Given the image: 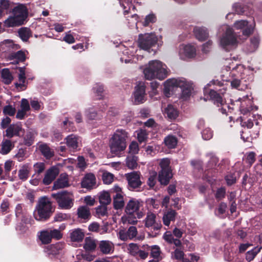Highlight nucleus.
<instances>
[{"label": "nucleus", "mask_w": 262, "mask_h": 262, "mask_svg": "<svg viewBox=\"0 0 262 262\" xmlns=\"http://www.w3.org/2000/svg\"><path fill=\"white\" fill-rule=\"evenodd\" d=\"M9 58L10 60H14L13 63L18 64L19 62H23L26 59V55L25 51L19 50L15 52L11 53L10 54Z\"/></svg>", "instance_id": "4be33fe9"}, {"label": "nucleus", "mask_w": 262, "mask_h": 262, "mask_svg": "<svg viewBox=\"0 0 262 262\" xmlns=\"http://www.w3.org/2000/svg\"><path fill=\"white\" fill-rule=\"evenodd\" d=\"M139 249V246L136 244L131 243L128 245V250L129 253L134 256H138Z\"/></svg>", "instance_id": "8fccbe9b"}, {"label": "nucleus", "mask_w": 262, "mask_h": 262, "mask_svg": "<svg viewBox=\"0 0 262 262\" xmlns=\"http://www.w3.org/2000/svg\"><path fill=\"white\" fill-rule=\"evenodd\" d=\"M18 69L19 72L18 80L19 82L21 83H18L16 82L15 83V86L17 89L20 88L21 90H25L27 88V86L25 84L26 79L25 76V67H19Z\"/></svg>", "instance_id": "b1692460"}, {"label": "nucleus", "mask_w": 262, "mask_h": 262, "mask_svg": "<svg viewBox=\"0 0 262 262\" xmlns=\"http://www.w3.org/2000/svg\"><path fill=\"white\" fill-rule=\"evenodd\" d=\"M156 21V16L153 14H150L146 16L144 21L143 22V25L144 26L146 27L148 26L149 25V24L154 23Z\"/></svg>", "instance_id": "6e6d98bb"}, {"label": "nucleus", "mask_w": 262, "mask_h": 262, "mask_svg": "<svg viewBox=\"0 0 262 262\" xmlns=\"http://www.w3.org/2000/svg\"><path fill=\"white\" fill-rule=\"evenodd\" d=\"M114 208L116 209H121L124 206L123 196L121 193L116 194L113 197Z\"/></svg>", "instance_id": "c85d7f7f"}, {"label": "nucleus", "mask_w": 262, "mask_h": 262, "mask_svg": "<svg viewBox=\"0 0 262 262\" xmlns=\"http://www.w3.org/2000/svg\"><path fill=\"white\" fill-rule=\"evenodd\" d=\"M166 66L159 60H152L148 63L143 73L145 78L147 80H152L157 78L163 80L168 76V71L166 69Z\"/></svg>", "instance_id": "f257e3e1"}, {"label": "nucleus", "mask_w": 262, "mask_h": 262, "mask_svg": "<svg viewBox=\"0 0 262 262\" xmlns=\"http://www.w3.org/2000/svg\"><path fill=\"white\" fill-rule=\"evenodd\" d=\"M261 249L262 247H256L253 249L252 250L248 251L246 254V260L249 261L252 260L257 255V254L260 252Z\"/></svg>", "instance_id": "a19ab883"}, {"label": "nucleus", "mask_w": 262, "mask_h": 262, "mask_svg": "<svg viewBox=\"0 0 262 262\" xmlns=\"http://www.w3.org/2000/svg\"><path fill=\"white\" fill-rule=\"evenodd\" d=\"M34 137L32 133L29 132L24 138V143L25 145L30 146L34 143Z\"/></svg>", "instance_id": "de8ad7c7"}, {"label": "nucleus", "mask_w": 262, "mask_h": 262, "mask_svg": "<svg viewBox=\"0 0 262 262\" xmlns=\"http://www.w3.org/2000/svg\"><path fill=\"white\" fill-rule=\"evenodd\" d=\"M138 233L137 228L135 226H130L128 230H120L118 233L119 238L123 241H126L128 239H132L135 238Z\"/></svg>", "instance_id": "f8f14e48"}, {"label": "nucleus", "mask_w": 262, "mask_h": 262, "mask_svg": "<svg viewBox=\"0 0 262 262\" xmlns=\"http://www.w3.org/2000/svg\"><path fill=\"white\" fill-rule=\"evenodd\" d=\"M164 143L169 148H174L178 143L177 138L172 135H168L164 139Z\"/></svg>", "instance_id": "f704fd0d"}, {"label": "nucleus", "mask_w": 262, "mask_h": 262, "mask_svg": "<svg viewBox=\"0 0 262 262\" xmlns=\"http://www.w3.org/2000/svg\"><path fill=\"white\" fill-rule=\"evenodd\" d=\"M157 178V173L156 172H152L150 173V175L148 179V184L150 187H153L156 184Z\"/></svg>", "instance_id": "0e129e2a"}, {"label": "nucleus", "mask_w": 262, "mask_h": 262, "mask_svg": "<svg viewBox=\"0 0 262 262\" xmlns=\"http://www.w3.org/2000/svg\"><path fill=\"white\" fill-rule=\"evenodd\" d=\"M94 91L97 96L99 97V99L102 98L104 91L103 86L102 85L97 84L94 87Z\"/></svg>", "instance_id": "5fc2aeb1"}, {"label": "nucleus", "mask_w": 262, "mask_h": 262, "mask_svg": "<svg viewBox=\"0 0 262 262\" xmlns=\"http://www.w3.org/2000/svg\"><path fill=\"white\" fill-rule=\"evenodd\" d=\"M26 149L21 148L18 149L17 153L15 155V158L18 161L21 162L26 158Z\"/></svg>", "instance_id": "864d4df0"}, {"label": "nucleus", "mask_w": 262, "mask_h": 262, "mask_svg": "<svg viewBox=\"0 0 262 262\" xmlns=\"http://www.w3.org/2000/svg\"><path fill=\"white\" fill-rule=\"evenodd\" d=\"M63 126L65 127V129L67 131L71 132L74 131L75 129V127L73 125V123L69 121L68 119L64 120L63 122Z\"/></svg>", "instance_id": "338daca9"}, {"label": "nucleus", "mask_w": 262, "mask_h": 262, "mask_svg": "<svg viewBox=\"0 0 262 262\" xmlns=\"http://www.w3.org/2000/svg\"><path fill=\"white\" fill-rule=\"evenodd\" d=\"M137 157L135 156H128L126 159V166L130 169H135L138 166Z\"/></svg>", "instance_id": "ea45409f"}, {"label": "nucleus", "mask_w": 262, "mask_h": 262, "mask_svg": "<svg viewBox=\"0 0 262 262\" xmlns=\"http://www.w3.org/2000/svg\"><path fill=\"white\" fill-rule=\"evenodd\" d=\"M137 137L140 142L144 141L147 138V134L145 130L141 129L137 131Z\"/></svg>", "instance_id": "13d9d810"}, {"label": "nucleus", "mask_w": 262, "mask_h": 262, "mask_svg": "<svg viewBox=\"0 0 262 262\" xmlns=\"http://www.w3.org/2000/svg\"><path fill=\"white\" fill-rule=\"evenodd\" d=\"M96 180L95 175L92 173H86L83 178V188L91 190L95 188Z\"/></svg>", "instance_id": "a211bd4d"}, {"label": "nucleus", "mask_w": 262, "mask_h": 262, "mask_svg": "<svg viewBox=\"0 0 262 262\" xmlns=\"http://www.w3.org/2000/svg\"><path fill=\"white\" fill-rule=\"evenodd\" d=\"M1 77L3 78V82L6 84H9L13 79V77L10 73V70L5 68L2 70Z\"/></svg>", "instance_id": "7c9ffc66"}, {"label": "nucleus", "mask_w": 262, "mask_h": 262, "mask_svg": "<svg viewBox=\"0 0 262 262\" xmlns=\"http://www.w3.org/2000/svg\"><path fill=\"white\" fill-rule=\"evenodd\" d=\"M193 32L195 37L200 41H204L208 37V33L204 28L195 27Z\"/></svg>", "instance_id": "a878e982"}, {"label": "nucleus", "mask_w": 262, "mask_h": 262, "mask_svg": "<svg viewBox=\"0 0 262 262\" xmlns=\"http://www.w3.org/2000/svg\"><path fill=\"white\" fill-rule=\"evenodd\" d=\"M3 112L5 115L13 116L16 113V109L11 105H7L4 107Z\"/></svg>", "instance_id": "09e8293b"}, {"label": "nucleus", "mask_w": 262, "mask_h": 262, "mask_svg": "<svg viewBox=\"0 0 262 262\" xmlns=\"http://www.w3.org/2000/svg\"><path fill=\"white\" fill-rule=\"evenodd\" d=\"M30 172V168L28 165H24L18 171V177L23 181H26Z\"/></svg>", "instance_id": "2f4dec72"}, {"label": "nucleus", "mask_w": 262, "mask_h": 262, "mask_svg": "<svg viewBox=\"0 0 262 262\" xmlns=\"http://www.w3.org/2000/svg\"><path fill=\"white\" fill-rule=\"evenodd\" d=\"M39 239L43 244H48L51 243L52 238L49 229L40 232Z\"/></svg>", "instance_id": "e433bc0d"}, {"label": "nucleus", "mask_w": 262, "mask_h": 262, "mask_svg": "<svg viewBox=\"0 0 262 262\" xmlns=\"http://www.w3.org/2000/svg\"><path fill=\"white\" fill-rule=\"evenodd\" d=\"M12 14L13 16L9 17L5 21V25L7 27L24 25L28 16V9L25 5L19 4L13 9Z\"/></svg>", "instance_id": "7ed1b4c3"}, {"label": "nucleus", "mask_w": 262, "mask_h": 262, "mask_svg": "<svg viewBox=\"0 0 262 262\" xmlns=\"http://www.w3.org/2000/svg\"><path fill=\"white\" fill-rule=\"evenodd\" d=\"M59 173V169L57 167L52 166L46 171L42 180V183L45 185H50L55 180Z\"/></svg>", "instance_id": "9b49d317"}, {"label": "nucleus", "mask_w": 262, "mask_h": 262, "mask_svg": "<svg viewBox=\"0 0 262 262\" xmlns=\"http://www.w3.org/2000/svg\"><path fill=\"white\" fill-rule=\"evenodd\" d=\"M54 211L51 202L44 196L39 201L34 212V216L37 221L46 222L50 219Z\"/></svg>", "instance_id": "20e7f679"}, {"label": "nucleus", "mask_w": 262, "mask_h": 262, "mask_svg": "<svg viewBox=\"0 0 262 262\" xmlns=\"http://www.w3.org/2000/svg\"><path fill=\"white\" fill-rule=\"evenodd\" d=\"M136 214H126L122 216L121 221L123 224H128L135 225L138 223V221L135 216Z\"/></svg>", "instance_id": "473e14b6"}, {"label": "nucleus", "mask_w": 262, "mask_h": 262, "mask_svg": "<svg viewBox=\"0 0 262 262\" xmlns=\"http://www.w3.org/2000/svg\"><path fill=\"white\" fill-rule=\"evenodd\" d=\"M96 212L99 217L107 216V207L105 205H100L96 209Z\"/></svg>", "instance_id": "c03bdc74"}, {"label": "nucleus", "mask_w": 262, "mask_h": 262, "mask_svg": "<svg viewBox=\"0 0 262 262\" xmlns=\"http://www.w3.org/2000/svg\"><path fill=\"white\" fill-rule=\"evenodd\" d=\"M141 204L139 202L135 199H131L127 203L125 208L126 214H136L138 218L140 219L143 216V213L140 210Z\"/></svg>", "instance_id": "1a4fd4ad"}, {"label": "nucleus", "mask_w": 262, "mask_h": 262, "mask_svg": "<svg viewBox=\"0 0 262 262\" xmlns=\"http://www.w3.org/2000/svg\"><path fill=\"white\" fill-rule=\"evenodd\" d=\"M226 189L225 188L222 187L218 189L215 194V198L219 200H221L225 196Z\"/></svg>", "instance_id": "69168bd1"}, {"label": "nucleus", "mask_w": 262, "mask_h": 262, "mask_svg": "<svg viewBox=\"0 0 262 262\" xmlns=\"http://www.w3.org/2000/svg\"><path fill=\"white\" fill-rule=\"evenodd\" d=\"M99 203L102 205H107L111 202V198L108 192L103 191L101 193L99 197Z\"/></svg>", "instance_id": "72a5a7b5"}, {"label": "nucleus", "mask_w": 262, "mask_h": 262, "mask_svg": "<svg viewBox=\"0 0 262 262\" xmlns=\"http://www.w3.org/2000/svg\"><path fill=\"white\" fill-rule=\"evenodd\" d=\"M25 129L22 127V124L20 122H17L16 123H13L6 130V134L4 136L8 138H12L13 137H21L24 135Z\"/></svg>", "instance_id": "6e6552de"}, {"label": "nucleus", "mask_w": 262, "mask_h": 262, "mask_svg": "<svg viewBox=\"0 0 262 262\" xmlns=\"http://www.w3.org/2000/svg\"><path fill=\"white\" fill-rule=\"evenodd\" d=\"M259 39L258 37L254 36L251 38L250 45L247 48V52H253L255 51L258 47Z\"/></svg>", "instance_id": "4c0bfd02"}, {"label": "nucleus", "mask_w": 262, "mask_h": 262, "mask_svg": "<svg viewBox=\"0 0 262 262\" xmlns=\"http://www.w3.org/2000/svg\"><path fill=\"white\" fill-rule=\"evenodd\" d=\"M98 248L103 254H108L113 252L114 245L111 241H101L99 244Z\"/></svg>", "instance_id": "6ab92c4d"}, {"label": "nucleus", "mask_w": 262, "mask_h": 262, "mask_svg": "<svg viewBox=\"0 0 262 262\" xmlns=\"http://www.w3.org/2000/svg\"><path fill=\"white\" fill-rule=\"evenodd\" d=\"M52 239L59 240L62 237V234L58 229H49Z\"/></svg>", "instance_id": "603ef678"}, {"label": "nucleus", "mask_w": 262, "mask_h": 262, "mask_svg": "<svg viewBox=\"0 0 262 262\" xmlns=\"http://www.w3.org/2000/svg\"><path fill=\"white\" fill-rule=\"evenodd\" d=\"M221 45L225 47L229 45H234L237 42V38L232 29L228 28L221 39Z\"/></svg>", "instance_id": "9d476101"}, {"label": "nucleus", "mask_w": 262, "mask_h": 262, "mask_svg": "<svg viewBox=\"0 0 262 262\" xmlns=\"http://www.w3.org/2000/svg\"><path fill=\"white\" fill-rule=\"evenodd\" d=\"M177 213L173 209H168L165 211L163 216V224L166 226H169L171 222H174L176 220Z\"/></svg>", "instance_id": "aec40b11"}, {"label": "nucleus", "mask_w": 262, "mask_h": 262, "mask_svg": "<svg viewBox=\"0 0 262 262\" xmlns=\"http://www.w3.org/2000/svg\"><path fill=\"white\" fill-rule=\"evenodd\" d=\"M185 55L188 57H193L195 55V48L191 45H187L184 49Z\"/></svg>", "instance_id": "49530a36"}, {"label": "nucleus", "mask_w": 262, "mask_h": 262, "mask_svg": "<svg viewBox=\"0 0 262 262\" xmlns=\"http://www.w3.org/2000/svg\"><path fill=\"white\" fill-rule=\"evenodd\" d=\"M142 248V249H139L137 257H139L141 259H145L148 255L149 246L148 245H143Z\"/></svg>", "instance_id": "79ce46f5"}, {"label": "nucleus", "mask_w": 262, "mask_h": 262, "mask_svg": "<svg viewBox=\"0 0 262 262\" xmlns=\"http://www.w3.org/2000/svg\"><path fill=\"white\" fill-rule=\"evenodd\" d=\"M156 215L155 214L149 212L147 214L145 219V226L147 227H152L155 230H159L162 227V224L160 222L156 221Z\"/></svg>", "instance_id": "2eb2a0df"}, {"label": "nucleus", "mask_w": 262, "mask_h": 262, "mask_svg": "<svg viewBox=\"0 0 262 262\" xmlns=\"http://www.w3.org/2000/svg\"><path fill=\"white\" fill-rule=\"evenodd\" d=\"M18 36L24 41L27 42L32 37V33L31 29L27 27H22L18 31Z\"/></svg>", "instance_id": "393cba45"}, {"label": "nucleus", "mask_w": 262, "mask_h": 262, "mask_svg": "<svg viewBox=\"0 0 262 262\" xmlns=\"http://www.w3.org/2000/svg\"><path fill=\"white\" fill-rule=\"evenodd\" d=\"M192 88L191 86L186 85L182 89V96L185 98L189 97L192 93Z\"/></svg>", "instance_id": "e2e57ef3"}, {"label": "nucleus", "mask_w": 262, "mask_h": 262, "mask_svg": "<svg viewBox=\"0 0 262 262\" xmlns=\"http://www.w3.org/2000/svg\"><path fill=\"white\" fill-rule=\"evenodd\" d=\"M145 86L142 82H139L135 88L134 97L137 103H143L145 97Z\"/></svg>", "instance_id": "dca6fc26"}, {"label": "nucleus", "mask_w": 262, "mask_h": 262, "mask_svg": "<svg viewBox=\"0 0 262 262\" xmlns=\"http://www.w3.org/2000/svg\"><path fill=\"white\" fill-rule=\"evenodd\" d=\"M128 133L124 129H117L110 141L111 152L115 156L119 155L126 147Z\"/></svg>", "instance_id": "f03ea898"}, {"label": "nucleus", "mask_w": 262, "mask_h": 262, "mask_svg": "<svg viewBox=\"0 0 262 262\" xmlns=\"http://www.w3.org/2000/svg\"><path fill=\"white\" fill-rule=\"evenodd\" d=\"M169 165L170 160L168 158L162 159L160 163L161 169L159 172L158 181L161 185L164 186L168 184L173 176Z\"/></svg>", "instance_id": "423d86ee"}, {"label": "nucleus", "mask_w": 262, "mask_h": 262, "mask_svg": "<svg viewBox=\"0 0 262 262\" xmlns=\"http://www.w3.org/2000/svg\"><path fill=\"white\" fill-rule=\"evenodd\" d=\"M128 181V185L133 189L139 187L141 185V181L140 178V173L137 171H134L125 174Z\"/></svg>", "instance_id": "ddd939ff"}, {"label": "nucleus", "mask_w": 262, "mask_h": 262, "mask_svg": "<svg viewBox=\"0 0 262 262\" xmlns=\"http://www.w3.org/2000/svg\"><path fill=\"white\" fill-rule=\"evenodd\" d=\"M70 186L68 175L66 173H62L59 175L58 179L54 182L52 187L53 190H57L68 187Z\"/></svg>", "instance_id": "4468645a"}, {"label": "nucleus", "mask_w": 262, "mask_h": 262, "mask_svg": "<svg viewBox=\"0 0 262 262\" xmlns=\"http://www.w3.org/2000/svg\"><path fill=\"white\" fill-rule=\"evenodd\" d=\"M165 112L170 119H176L178 116V111L171 104L167 106L165 108Z\"/></svg>", "instance_id": "58836bf2"}, {"label": "nucleus", "mask_w": 262, "mask_h": 262, "mask_svg": "<svg viewBox=\"0 0 262 262\" xmlns=\"http://www.w3.org/2000/svg\"><path fill=\"white\" fill-rule=\"evenodd\" d=\"M70 218V215L66 213H58L55 214L54 221L55 222H61Z\"/></svg>", "instance_id": "4d7b16f0"}, {"label": "nucleus", "mask_w": 262, "mask_h": 262, "mask_svg": "<svg viewBox=\"0 0 262 262\" xmlns=\"http://www.w3.org/2000/svg\"><path fill=\"white\" fill-rule=\"evenodd\" d=\"M213 136L212 131L210 128H206L202 132V137L204 140H209Z\"/></svg>", "instance_id": "bf43d9fd"}, {"label": "nucleus", "mask_w": 262, "mask_h": 262, "mask_svg": "<svg viewBox=\"0 0 262 262\" xmlns=\"http://www.w3.org/2000/svg\"><path fill=\"white\" fill-rule=\"evenodd\" d=\"M11 119L8 116H6L5 118H3L1 122V127L3 129L7 128L9 125L11 124Z\"/></svg>", "instance_id": "774afa93"}, {"label": "nucleus", "mask_w": 262, "mask_h": 262, "mask_svg": "<svg viewBox=\"0 0 262 262\" xmlns=\"http://www.w3.org/2000/svg\"><path fill=\"white\" fill-rule=\"evenodd\" d=\"M71 240L73 242H82V229H75L70 234Z\"/></svg>", "instance_id": "c9c22d12"}, {"label": "nucleus", "mask_w": 262, "mask_h": 262, "mask_svg": "<svg viewBox=\"0 0 262 262\" xmlns=\"http://www.w3.org/2000/svg\"><path fill=\"white\" fill-rule=\"evenodd\" d=\"M0 146V153L3 155H7L14 148V143L9 139H4Z\"/></svg>", "instance_id": "5701e85b"}, {"label": "nucleus", "mask_w": 262, "mask_h": 262, "mask_svg": "<svg viewBox=\"0 0 262 262\" xmlns=\"http://www.w3.org/2000/svg\"><path fill=\"white\" fill-rule=\"evenodd\" d=\"M23 205L21 204H18L15 207V215L18 219H19L21 222L27 224L30 222V219L28 217L27 214L24 212L23 209Z\"/></svg>", "instance_id": "412c9836"}, {"label": "nucleus", "mask_w": 262, "mask_h": 262, "mask_svg": "<svg viewBox=\"0 0 262 262\" xmlns=\"http://www.w3.org/2000/svg\"><path fill=\"white\" fill-rule=\"evenodd\" d=\"M209 96L210 98L214 101V103L217 106L219 107L224 104V101L222 96L214 90H210Z\"/></svg>", "instance_id": "c756f323"}, {"label": "nucleus", "mask_w": 262, "mask_h": 262, "mask_svg": "<svg viewBox=\"0 0 262 262\" xmlns=\"http://www.w3.org/2000/svg\"><path fill=\"white\" fill-rule=\"evenodd\" d=\"M149 251L151 256L155 258H158L161 253L160 248L158 246H149Z\"/></svg>", "instance_id": "3c124183"}, {"label": "nucleus", "mask_w": 262, "mask_h": 262, "mask_svg": "<svg viewBox=\"0 0 262 262\" xmlns=\"http://www.w3.org/2000/svg\"><path fill=\"white\" fill-rule=\"evenodd\" d=\"M35 173L33 176L37 175L36 177H38L39 175L42 173L45 169V164L42 162H37L33 165Z\"/></svg>", "instance_id": "37998d69"}, {"label": "nucleus", "mask_w": 262, "mask_h": 262, "mask_svg": "<svg viewBox=\"0 0 262 262\" xmlns=\"http://www.w3.org/2000/svg\"><path fill=\"white\" fill-rule=\"evenodd\" d=\"M52 198L54 199L61 209H70L74 204L72 194L66 190H62L57 193L51 194Z\"/></svg>", "instance_id": "39448f33"}, {"label": "nucleus", "mask_w": 262, "mask_h": 262, "mask_svg": "<svg viewBox=\"0 0 262 262\" xmlns=\"http://www.w3.org/2000/svg\"><path fill=\"white\" fill-rule=\"evenodd\" d=\"M96 246V241L93 237H87L85 238L84 244L83 247L86 251L93 252L95 250Z\"/></svg>", "instance_id": "bb28decb"}, {"label": "nucleus", "mask_w": 262, "mask_h": 262, "mask_svg": "<svg viewBox=\"0 0 262 262\" xmlns=\"http://www.w3.org/2000/svg\"><path fill=\"white\" fill-rule=\"evenodd\" d=\"M67 144L73 149H76L78 146V142L76 138L69 136L67 138Z\"/></svg>", "instance_id": "a18cd8bd"}, {"label": "nucleus", "mask_w": 262, "mask_h": 262, "mask_svg": "<svg viewBox=\"0 0 262 262\" xmlns=\"http://www.w3.org/2000/svg\"><path fill=\"white\" fill-rule=\"evenodd\" d=\"M183 85H181L179 82H178V80L175 79H168L165 82V86L168 87L169 89L170 87L181 86Z\"/></svg>", "instance_id": "052dcab7"}, {"label": "nucleus", "mask_w": 262, "mask_h": 262, "mask_svg": "<svg viewBox=\"0 0 262 262\" xmlns=\"http://www.w3.org/2000/svg\"><path fill=\"white\" fill-rule=\"evenodd\" d=\"M38 149L41 154L47 159H50L54 156V151H52L50 147L47 144H40Z\"/></svg>", "instance_id": "cd10ccee"}, {"label": "nucleus", "mask_w": 262, "mask_h": 262, "mask_svg": "<svg viewBox=\"0 0 262 262\" xmlns=\"http://www.w3.org/2000/svg\"><path fill=\"white\" fill-rule=\"evenodd\" d=\"M158 38L153 33L140 34L138 39V47L144 50L149 51L157 43Z\"/></svg>", "instance_id": "0eeeda50"}, {"label": "nucleus", "mask_w": 262, "mask_h": 262, "mask_svg": "<svg viewBox=\"0 0 262 262\" xmlns=\"http://www.w3.org/2000/svg\"><path fill=\"white\" fill-rule=\"evenodd\" d=\"M114 176L108 172H104L102 175V180L105 184H109L113 182Z\"/></svg>", "instance_id": "680f3d73"}, {"label": "nucleus", "mask_w": 262, "mask_h": 262, "mask_svg": "<svg viewBox=\"0 0 262 262\" xmlns=\"http://www.w3.org/2000/svg\"><path fill=\"white\" fill-rule=\"evenodd\" d=\"M64 244L58 242L55 244L48 246L45 249V252L50 256H56L59 254L64 248Z\"/></svg>", "instance_id": "f3484780"}]
</instances>
